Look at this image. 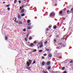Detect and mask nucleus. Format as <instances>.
<instances>
[{"mask_svg": "<svg viewBox=\"0 0 73 73\" xmlns=\"http://www.w3.org/2000/svg\"><path fill=\"white\" fill-rule=\"evenodd\" d=\"M55 16V13H51L50 15V16Z\"/></svg>", "mask_w": 73, "mask_h": 73, "instance_id": "obj_1", "label": "nucleus"}, {"mask_svg": "<svg viewBox=\"0 0 73 73\" xmlns=\"http://www.w3.org/2000/svg\"><path fill=\"white\" fill-rule=\"evenodd\" d=\"M27 45H28V46H29V47H32V46H33V43H31L30 45H28V44H27Z\"/></svg>", "mask_w": 73, "mask_h": 73, "instance_id": "obj_2", "label": "nucleus"}, {"mask_svg": "<svg viewBox=\"0 0 73 73\" xmlns=\"http://www.w3.org/2000/svg\"><path fill=\"white\" fill-rule=\"evenodd\" d=\"M50 63H51L50 61H48L46 62V65H49L50 64Z\"/></svg>", "mask_w": 73, "mask_h": 73, "instance_id": "obj_3", "label": "nucleus"}, {"mask_svg": "<svg viewBox=\"0 0 73 73\" xmlns=\"http://www.w3.org/2000/svg\"><path fill=\"white\" fill-rule=\"evenodd\" d=\"M37 52L36 49H33V51L32 52H33V53H35V52Z\"/></svg>", "mask_w": 73, "mask_h": 73, "instance_id": "obj_4", "label": "nucleus"}, {"mask_svg": "<svg viewBox=\"0 0 73 73\" xmlns=\"http://www.w3.org/2000/svg\"><path fill=\"white\" fill-rule=\"evenodd\" d=\"M28 62H29V64H31V63L32 62V60H31V59H29Z\"/></svg>", "mask_w": 73, "mask_h": 73, "instance_id": "obj_5", "label": "nucleus"}, {"mask_svg": "<svg viewBox=\"0 0 73 73\" xmlns=\"http://www.w3.org/2000/svg\"><path fill=\"white\" fill-rule=\"evenodd\" d=\"M18 18L19 19H21V16H20V15L19 14L18 15Z\"/></svg>", "mask_w": 73, "mask_h": 73, "instance_id": "obj_6", "label": "nucleus"}, {"mask_svg": "<svg viewBox=\"0 0 73 73\" xmlns=\"http://www.w3.org/2000/svg\"><path fill=\"white\" fill-rule=\"evenodd\" d=\"M45 63L44 61H42V64L43 66H44L45 65Z\"/></svg>", "mask_w": 73, "mask_h": 73, "instance_id": "obj_7", "label": "nucleus"}, {"mask_svg": "<svg viewBox=\"0 0 73 73\" xmlns=\"http://www.w3.org/2000/svg\"><path fill=\"white\" fill-rule=\"evenodd\" d=\"M20 8L19 9L20 10H21V9H23V8H24V6H22L21 7H20Z\"/></svg>", "mask_w": 73, "mask_h": 73, "instance_id": "obj_8", "label": "nucleus"}, {"mask_svg": "<svg viewBox=\"0 0 73 73\" xmlns=\"http://www.w3.org/2000/svg\"><path fill=\"white\" fill-rule=\"evenodd\" d=\"M32 68V67H29L27 68V69H29V70H31V68Z\"/></svg>", "mask_w": 73, "mask_h": 73, "instance_id": "obj_9", "label": "nucleus"}, {"mask_svg": "<svg viewBox=\"0 0 73 73\" xmlns=\"http://www.w3.org/2000/svg\"><path fill=\"white\" fill-rule=\"evenodd\" d=\"M24 12H25V10H24V9H23L21 11V13H24Z\"/></svg>", "mask_w": 73, "mask_h": 73, "instance_id": "obj_10", "label": "nucleus"}, {"mask_svg": "<svg viewBox=\"0 0 73 73\" xmlns=\"http://www.w3.org/2000/svg\"><path fill=\"white\" fill-rule=\"evenodd\" d=\"M65 69V67H63L61 69L62 70H64Z\"/></svg>", "mask_w": 73, "mask_h": 73, "instance_id": "obj_11", "label": "nucleus"}, {"mask_svg": "<svg viewBox=\"0 0 73 73\" xmlns=\"http://www.w3.org/2000/svg\"><path fill=\"white\" fill-rule=\"evenodd\" d=\"M67 13L68 14H70V11H69V10L67 11Z\"/></svg>", "mask_w": 73, "mask_h": 73, "instance_id": "obj_12", "label": "nucleus"}, {"mask_svg": "<svg viewBox=\"0 0 73 73\" xmlns=\"http://www.w3.org/2000/svg\"><path fill=\"white\" fill-rule=\"evenodd\" d=\"M59 14H60V15H62V11H60L59 12Z\"/></svg>", "mask_w": 73, "mask_h": 73, "instance_id": "obj_13", "label": "nucleus"}, {"mask_svg": "<svg viewBox=\"0 0 73 73\" xmlns=\"http://www.w3.org/2000/svg\"><path fill=\"white\" fill-rule=\"evenodd\" d=\"M29 30L30 29H31V27H28V28H27Z\"/></svg>", "mask_w": 73, "mask_h": 73, "instance_id": "obj_14", "label": "nucleus"}, {"mask_svg": "<svg viewBox=\"0 0 73 73\" xmlns=\"http://www.w3.org/2000/svg\"><path fill=\"white\" fill-rule=\"evenodd\" d=\"M52 55L51 54V53H50L49 54V57H52Z\"/></svg>", "mask_w": 73, "mask_h": 73, "instance_id": "obj_15", "label": "nucleus"}, {"mask_svg": "<svg viewBox=\"0 0 73 73\" xmlns=\"http://www.w3.org/2000/svg\"><path fill=\"white\" fill-rule=\"evenodd\" d=\"M51 68V67H50L48 66L47 68V69L48 70H49Z\"/></svg>", "mask_w": 73, "mask_h": 73, "instance_id": "obj_16", "label": "nucleus"}, {"mask_svg": "<svg viewBox=\"0 0 73 73\" xmlns=\"http://www.w3.org/2000/svg\"><path fill=\"white\" fill-rule=\"evenodd\" d=\"M32 39V37L30 36L29 37V40H31Z\"/></svg>", "mask_w": 73, "mask_h": 73, "instance_id": "obj_17", "label": "nucleus"}, {"mask_svg": "<svg viewBox=\"0 0 73 73\" xmlns=\"http://www.w3.org/2000/svg\"><path fill=\"white\" fill-rule=\"evenodd\" d=\"M58 56H61V55H62V54H61V53H59L58 54Z\"/></svg>", "mask_w": 73, "mask_h": 73, "instance_id": "obj_18", "label": "nucleus"}, {"mask_svg": "<svg viewBox=\"0 0 73 73\" xmlns=\"http://www.w3.org/2000/svg\"><path fill=\"white\" fill-rule=\"evenodd\" d=\"M25 16V14H24V13H23L22 14L21 16H22V17H23V16Z\"/></svg>", "mask_w": 73, "mask_h": 73, "instance_id": "obj_19", "label": "nucleus"}, {"mask_svg": "<svg viewBox=\"0 0 73 73\" xmlns=\"http://www.w3.org/2000/svg\"><path fill=\"white\" fill-rule=\"evenodd\" d=\"M5 40L7 41V40H8V38L7 37V36H6L5 37Z\"/></svg>", "mask_w": 73, "mask_h": 73, "instance_id": "obj_20", "label": "nucleus"}, {"mask_svg": "<svg viewBox=\"0 0 73 73\" xmlns=\"http://www.w3.org/2000/svg\"><path fill=\"white\" fill-rule=\"evenodd\" d=\"M29 33H28L27 34V38H28V36H29Z\"/></svg>", "mask_w": 73, "mask_h": 73, "instance_id": "obj_21", "label": "nucleus"}, {"mask_svg": "<svg viewBox=\"0 0 73 73\" xmlns=\"http://www.w3.org/2000/svg\"><path fill=\"white\" fill-rule=\"evenodd\" d=\"M16 2H17V0H15L14 1V4H16Z\"/></svg>", "mask_w": 73, "mask_h": 73, "instance_id": "obj_22", "label": "nucleus"}, {"mask_svg": "<svg viewBox=\"0 0 73 73\" xmlns=\"http://www.w3.org/2000/svg\"><path fill=\"white\" fill-rule=\"evenodd\" d=\"M30 22H31V21H30V20H27V23H30Z\"/></svg>", "mask_w": 73, "mask_h": 73, "instance_id": "obj_23", "label": "nucleus"}, {"mask_svg": "<svg viewBox=\"0 0 73 73\" xmlns=\"http://www.w3.org/2000/svg\"><path fill=\"white\" fill-rule=\"evenodd\" d=\"M30 65H31V64L29 63V64L27 65V67H29L30 66Z\"/></svg>", "mask_w": 73, "mask_h": 73, "instance_id": "obj_24", "label": "nucleus"}, {"mask_svg": "<svg viewBox=\"0 0 73 73\" xmlns=\"http://www.w3.org/2000/svg\"><path fill=\"white\" fill-rule=\"evenodd\" d=\"M71 12L73 13V8L72 9H71Z\"/></svg>", "mask_w": 73, "mask_h": 73, "instance_id": "obj_25", "label": "nucleus"}, {"mask_svg": "<svg viewBox=\"0 0 73 73\" xmlns=\"http://www.w3.org/2000/svg\"><path fill=\"white\" fill-rule=\"evenodd\" d=\"M35 63H36V61L34 60V61L33 63H32V64H35Z\"/></svg>", "mask_w": 73, "mask_h": 73, "instance_id": "obj_26", "label": "nucleus"}, {"mask_svg": "<svg viewBox=\"0 0 73 73\" xmlns=\"http://www.w3.org/2000/svg\"><path fill=\"white\" fill-rule=\"evenodd\" d=\"M56 28H57V26H56L54 27V29H56Z\"/></svg>", "mask_w": 73, "mask_h": 73, "instance_id": "obj_27", "label": "nucleus"}, {"mask_svg": "<svg viewBox=\"0 0 73 73\" xmlns=\"http://www.w3.org/2000/svg\"><path fill=\"white\" fill-rule=\"evenodd\" d=\"M7 7H9V4H8L6 5Z\"/></svg>", "mask_w": 73, "mask_h": 73, "instance_id": "obj_28", "label": "nucleus"}, {"mask_svg": "<svg viewBox=\"0 0 73 73\" xmlns=\"http://www.w3.org/2000/svg\"><path fill=\"white\" fill-rule=\"evenodd\" d=\"M38 52H42V50H39Z\"/></svg>", "mask_w": 73, "mask_h": 73, "instance_id": "obj_29", "label": "nucleus"}, {"mask_svg": "<svg viewBox=\"0 0 73 73\" xmlns=\"http://www.w3.org/2000/svg\"><path fill=\"white\" fill-rule=\"evenodd\" d=\"M43 55L44 56H46V55H47V54H43Z\"/></svg>", "mask_w": 73, "mask_h": 73, "instance_id": "obj_30", "label": "nucleus"}, {"mask_svg": "<svg viewBox=\"0 0 73 73\" xmlns=\"http://www.w3.org/2000/svg\"><path fill=\"white\" fill-rule=\"evenodd\" d=\"M7 10H8V11H10V7H8L7 8Z\"/></svg>", "mask_w": 73, "mask_h": 73, "instance_id": "obj_31", "label": "nucleus"}, {"mask_svg": "<svg viewBox=\"0 0 73 73\" xmlns=\"http://www.w3.org/2000/svg\"><path fill=\"white\" fill-rule=\"evenodd\" d=\"M23 31V32H25V31H26V29H24Z\"/></svg>", "mask_w": 73, "mask_h": 73, "instance_id": "obj_32", "label": "nucleus"}, {"mask_svg": "<svg viewBox=\"0 0 73 73\" xmlns=\"http://www.w3.org/2000/svg\"><path fill=\"white\" fill-rule=\"evenodd\" d=\"M73 62V60H71L70 61V64H72V63Z\"/></svg>", "mask_w": 73, "mask_h": 73, "instance_id": "obj_33", "label": "nucleus"}, {"mask_svg": "<svg viewBox=\"0 0 73 73\" xmlns=\"http://www.w3.org/2000/svg\"><path fill=\"white\" fill-rule=\"evenodd\" d=\"M51 73H54V71H51Z\"/></svg>", "mask_w": 73, "mask_h": 73, "instance_id": "obj_34", "label": "nucleus"}, {"mask_svg": "<svg viewBox=\"0 0 73 73\" xmlns=\"http://www.w3.org/2000/svg\"><path fill=\"white\" fill-rule=\"evenodd\" d=\"M37 43V42L36 41H35L34 42V44H36Z\"/></svg>", "mask_w": 73, "mask_h": 73, "instance_id": "obj_35", "label": "nucleus"}, {"mask_svg": "<svg viewBox=\"0 0 73 73\" xmlns=\"http://www.w3.org/2000/svg\"><path fill=\"white\" fill-rule=\"evenodd\" d=\"M46 31H49V28H47L46 29Z\"/></svg>", "mask_w": 73, "mask_h": 73, "instance_id": "obj_36", "label": "nucleus"}, {"mask_svg": "<svg viewBox=\"0 0 73 73\" xmlns=\"http://www.w3.org/2000/svg\"><path fill=\"white\" fill-rule=\"evenodd\" d=\"M28 3H27L26 4V7H27V6H28Z\"/></svg>", "mask_w": 73, "mask_h": 73, "instance_id": "obj_37", "label": "nucleus"}, {"mask_svg": "<svg viewBox=\"0 0 73 73\" xmlns=\"http://www.w3.org/2000/svg\"><path fill=\"white\" fill-rule=\"evenodd\" d=\"M31 24H32L31 23H29L28 24V25H31Z\"/></svg>", "mask_w": 73, "mask_h": 73, "instance_id": "obj_38", "label": "nucleus"}, {"mask_svg": "<svg viewBox=\"0 0 73 73\" xmlns=\"http://www.w3.org/2000/svg\"><path fill=\"white\" fill-rule=\"evenodd\" d=\"M47 42H48L47 41H46L45 42H44L45 44H47Z\"/></svg>", "mask_w": 73, "mask_h": 73, "instance_id": "obj_39", "label": "nucleus"}, {"mask_svg": "<svg viewBox=\"0 0 73 73\" xmlns=\"http://www.w3.org/2000/svg\"><path fill=\"white\" fill-rule=\"evenodd\" d=\"M25 41H27L28 40H27V38H25Z\"/></svg>", "mask_w": 73, "mask_h": 73, "instance_id": "obj_40", "label": "nucleus"}, {"mask_svg": "<svg viewBox=\"0 0 73 73\" xmlns=\"http://www.w3.org/2000/svg\"><path fill=\"white\" fill-rule=\"evenodd\" d=\"M44 73H48V71H44Z\"/></svg>", "mask_w": 73, "mask_h": 73, "instance_id": "obj_41", "label": "nucleus"}, {"mask_svg": "<svg viewBox=\"0 0 73 73\" xmlns=\"http://www.w3.org/2000/svg\"><path fill=\"white\" fill-rule=\"evenodd\" d=\"M16 19H17L16 18H15V20H14L15 22L16 21Z\"/></svg>", "mask_w": 73, "mask_h": 73, "instance_id": "obj_42", "label": "nucleus"}, {"mask_svg": "<svg viewBox=\"0 0 73 73\" xmlns=\"http://www.w3.org/2000/svg\"><path fill=\"white\" fill-rule=\"evenodd\" d=\"M49 49H46V51H49Z\"/></svg>", "mask_w": 73, "mask_h": 73, "instance_id": "obj_43", "label": "nucleus"}, {"mask_svg": "<svg viewBox=\"0 0 73 73\" xmlns=\"http://www.w3.org/2000/svg\"><path fill=\"white\" fill-rule=\"evenodd\" d=\"M42 46H43V45H41L40 46V48H42Z\"/></svg>", "mask_w": 73, "mask_h": 73, "instance_id": "obj_44", "label": "nucleus"}, {"mask_svg": "<svg viewBox=\"0 0 73 73\" xmlns=\"http://www.w3.org/2000/svg\"><path fill=\"white\" fill-rule=\"evenodd\" d=\"M54 41L55 42H56V39H54Z\"/></svg>", "mask_w": 73, "mask_h": 73, "instance_id": "obj_45", "label": "nucleus"}, {"mask_svg": "<svg viewBox=\"0 0 73 73\" xmlns=\"http://www.w3.org/2000/svg\"><path fill=\"white\" fill-rule=\"evenodd\" d=\"M42 59H44V57L42 56Z\"/></svg>", "mask_w": 73, "mask_h": 73, "instance_id": "obj_46", "label": "nucleus"}, {"mask_svg": "<svg viewBox=\"0 0 73 73\" xmlns=\"http://www.w3.org/2000/svg\"><path fill=\"white\" fill-rule=\"evenodd\" d=\"M51 27H52V26H49L48 27V28H51Z\"/></svg>", "mask_w": 73, "mask_h": 73, "instance_id": "obj_47", "label": "nucleus"}, {"mask_svg": "<svg viewBox=\"0 0 73 73\" xmlns=\"http://www.w3.org/2000/svg\"><path fill=\"white\" fill-rule=\"evenodd\" d=\"M63 47H65V45H63Z\"/></svg>", "mask_w": 73, "mask_h": 73, "instance_id": "obj_48", "label": "nucleus"}, {"mask_svg": "<svg viewBox=\"0 0 73 73\" xmlns=\"http://www.w3.org/2000/svg\"><path fill=\"white\" fill-rule=\"evenodd\" d=\"M15 22H16V23H19V22L18 21H15Z\"/></svg>", "mask_w": 73, "mask_h": 73, "instance_id": "obj_49", "label": "nucleus"}, {"mask_svg": "<svg viewBox=\"0 0 73 73\" xmlns=\"http://www.w3.org/2000/svg\"><path fill=\"white\" fill-rule=\"evenodd\" d=\"M55 73H59V72L56 71V72Z\"/></svg>", "mask_w": 73, "mask_h": 73, "instance_id": "obj_50", "label": "nucleus"}, {"mask_svg": "<svg viewBox=\"0 0 73 73\" xmlns=\"http://www.w3.org/2000/svg\"><path fill=\"white\" fill-rule=\"evenodd\" d=\"M19 4H20L21 3V1H19Z\"/></svg>", "mask_w": 73, "mask_h": 73, "instance_id": "obj_51", "label": "nucleus"}, {"mask_svg": "<svg viewBox=\"0 0 73 73\" xmlns=\"http://www.w3.org/2000/svg\"><path fill=\"white\" fill-rule=\"evenodd\" d=\"M66 36V35H64V37H65Z\"/></svg>", "mask_w": 73, "mask_h": 73, "instance_id": "obj_52", "label": "nucleus"}, {"mask_svg": "<svg viewBox=\"0 0 73 73\" xmlns=\"http://www.w3.org/2000/svg\"><path fill=\"white\" fill-rule=\"evenodd\" d=\"M3 4H5V2H3Z\"/></svg>", "mask_w": 73, "mask_h": 73, "instance_id": "obj_53", "label": "nucleus"}, {"mask_svg": "<svg viewBox=\"0 0 73 73\" xmlns=\"http://www.w3.org/2000/svg\"><path fill=\"white\" fill-rule=\"evenodd\" d=\"M65 20V18H64L63 20Z\"/></svg>", "mask_w": 73, "mask_h": 73, "instance_id": "obj_54", "label": "nucleus"}, {"mask_svg": "<svg viewBox=\"0 0 73 73\" xmlns=\"http://www.w3.org/2000/svg\"><path fill=\"white\" fill-rule=\"evenodd\" d=\"M59 45H61L62 44V43H59Z\"/></svg>", "mask_w": 73, "mask_h": 73, "instance_id": "obj_55", "label": "nucleus"}, {"mask_svg": "<svg viewBox=\"0 0 73 73\" xmlns=\"http://www.w3.org/2000/svg\"><path fill=\"white\" fill-rule=\"evenodd\" d=\"M27 64H29V62H27Z\"/></svg>", "mask_w": 73, "mask_h": 73, "instance_id": "obj_56", "label": "nucleus"}, {"mask_svg": "<svg viewBox=\"0 0 73 73\" xmlns=\"http://www.w3.org/2000/svg\"><path fill=\"white\" fill-rule=\"evenodd\" d=\"M56 38H58V36H56Z\"/></svg>", "mask_w": 73, "mask_h": 73, "instance_id": "obj_57", "label": "nucleus"}, {"mask_svg": "<svg viewBox=\"0 0 73 73\" xmlns=\"http://www.w3.org/2000/svg\"><path fill=\"white\" fill-rule=\"evenodd\" d=\"M64 39H65V38H63V40H64Z\"/></svg>", "mask_w": 73, "mask_h": 73, "instance_id": "obj_58", "label": "nucleus"}, {"mask_svg": "<svg viewBox=\"0 0 73 73\" xmlns=\"http://www.w3.org/2000/svg\"><path fill=\"white\" fill-rule=\"evenodd\" d=\"M27 0H24V1H26Z\"/></svg>", "mask_w": 73, "mask_h": 73, "instance_id": "obj_59", "label": "nucleus"}, {"mask_svg": "<svg viewBox=\"0 0 73 73\" xmlns=\"http://www.w3.org/2000/svg\"><path fill=\"white\" fill-rule=\"evenodd\" d=\"M29 64V63H27V65H28Z\"/></svg>", "mask_w": 73, "mask_h": 73, "instance_id": "obj_60", "label": "nucleus"}, {"mask_svg": "<svg viewBox=\"0 0 73 73\" xmlns=\"http://www.w3.org/2000/svg\"><path fill=\"white\" fill-rule=\"evenodd\" d=\"M65 5L64 4L63 6H64V7H65Z\"/></svg>", "mask_w": 73, "mask_h": 73, "instance_id": "obj_61", "label": "nucleus"}, {"mask_svg": "<svg viewBox=\"0 0 73 73\" xmlns=\"http://www.w3.org/2000/svg\"><path fill=\"white\" fill-rule=\"evenodd\" d=\"M20 24H23V23H22V22H21V23H20Z\"/></svg>", "mask_w": 73, "mask_h": 73, "instance_id": "obj_62", "label": "nucleus"}, {"mask_svg": "<svg viewBox=\"0 0 73 73\" xmlns=\"http://www.w3.org/2000/svg\"><path fill=\"white\" fill-rule=\"evenodd\" d=\"M14 19H15V18H13V20L14 21L15 20H14Z\"/></svg>", "mask_w": 73, "mask_h": 73, "instance_id": "obj_63", "label": "nucleus"}, {"mask_svg": "<svg viewBox=\"0 0 73 73\" xmlns=\"http://www.w3.org/2000/svg\"><path fill=\"white\" fill-rule=\"evenodd\" d=\"M56 52H57V50H56Z\"/></svg>", "mask_w": 73, "mask_h": 73, "instance_id": "obj_64", "label": "nucleus"}]
</instances>
